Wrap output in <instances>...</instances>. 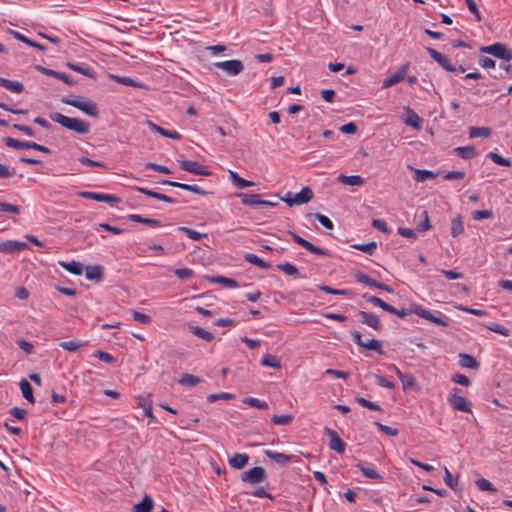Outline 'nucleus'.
<instances>
[{
	"instance_id": "nucleus-1",
	"label": "nucleus",
	"mask_w": 512,
	"mask_h": 512,
	"mask_svg": "<svg viewBox=\"0 0 512 512\" xmlns=\"http://www.w3.org/2000/svg\"><path fill=\"white\" fill-rule=\"evenodd\" d=\"M49 117L52 121L78 134H87L90 131V124L84 120L71 118L59 112L51 113Z\"/></svg>"
},
{
	"instance_id": "nucleus-2",
	"label": "nucleus",
	"mask_w": 512,
	"mask_h": 512,
	"mask_svg": "<svg viewBox=\"0 0 512 512\" xmlns=\"http://www.w3.org/2000/svg\"><path fill=\"white\" fill-rule=\"evenodd\" d=\"M61 102L73 106L89 116L98 117L99 115L97 104L91 100L83 101L81 97L63 96Z\"/></svg>"
},
{
	"instance_id": "nucleus-3",
	"label": "nucleus",
	"mask_w": 512,
	"mask_h": 512,
	"mask_svg": "<svg viewBox=\"0 0 512 512\" xmlns=\"http://www.w3.org/2000/svg\"><path fill=\"white\" fill-rule=\"evenodd\" d=\"M480 52L490 54L505 61H510L512 59V51L502 43H494L489 46H483L480 48Z\"/></svg>"
},
{
	"instance_id": "nucleus-4",
	"label": "nucleus",
	"mask_w": 512,
	"mask_h": 512,
	"mask_svg": "<svg viewBox=\"0 0 512 512\" xmlns=\"http://www.w3.org/2000/svg\"><path fill=\"white\" fill-rule=\"evenodd\" d=\"M266 479V470L260 466L253 467L241 474V481L252 485L262 483Z\"/></svg>"
},
{
	"instance_id": "nucleus-5",
	"label": "nucleus",
	"mask_w": 512,
	"mask_h": 512,
	"mask_svg": "<svg viewBox=\"0 0 512 512\" xmlns=\"http://www.w3.org/2000/svg\"><path fill=\"white\" fill-rule=\"evenodd\" d=\"M413 313H415L417 316L424 318L438 326L447 327L448 321L442 317V314L438 312L439 316L434 315L432 312H430L427 309L422 308L421 306H416L413 310Z\"/></svg>"
},
{
	"instance_id": "nucleus-6",
	"label": "nucleus",
	"mask_w": 512,
	"mask_h": 512,
	"mask_svg": "<svg viewBox=\"0 0 512 512\" xmlns=\"http://www.w3.org/2000/svg\"><path fill=\"white\" fill-rule=\"evenodd\" d=\"M452 395L448 398L450 405L458 411L471 412V407L465 397L458 395L461 390L459 388H453Z\"/></svg>"
},
{
	"instance_id": "nucleus-7",
	"label": "nucleus",
	"mask_w": 512,
	"mask_h": 512,
	"mask_svg": "<svg viewBox=\"0 0 512 512\" xmlns=\"http://www.w3.org/2000/svg\"><path fill=\"white\" fill-rule=\"evenodd\" d=\"M179 166L182 170L192 173L194 175L209 176L211 172L206 170L203 165L196 161L179 160Z\"/></svg>"
},
{
	"instance_id": "nucleus-8",
	"label": "nucleus",
	"mask_w": 512,
	"mask_h": 512,
	"mask_svg": "<svg viewBox=\"0 0 512 512\" xmlns=\"http://www.w3.org/2000/svg\"><path fill=\"white\" fill-rule=\"evenodd\" d=\"M324 433L329 437V448L339 454L344 453L346 444L342 441L339 435L332 429L325 427Z\"/></svg>"
},
{
	"instance_id": "nucleus-9",
	"label": "nucleus",
	"mask_w": 512,
	"mask_h": 512,
	"mask_svg": "<svg viewBox=\"0 0 512 512\" xmlns=\"http://www.w3.org/2000/svg\"><path fill=\"white\" fill-rule=\"evenodd\" d=\"M214 65L232 76L238 75L244 69L243 63L240 60H227L217 62Z\"/></svg>"
},
{
	"instance_id": "nucleus-10",
	"label": "nucleus",
	"mask_w": 512,
	"mask_h": 512,
	"mask_svg": "<svg viewBox=\"0 0 512 512\" xmlns=\"http://www.w3.org/2000/svg\"><path fill=\"white\" fill-rule=\"evenodd\" d=\"M427 52H428L429 56L434 61H436L446 71H449V72L456 71V66H454L450 63V59L446 55L438 52L437 50H435L433 48H427Z\"/></svg>"
},
{
	"instance_id": "nucleus-11",
	"label": "nucleus",
	"mask_w": 512,
	"mask_h": 512,
	"mask_svg": "<svg viewBox=\"0 0 512 512\" xmlns=\"http://www.w3.org/2000/svg\"><path fill=\"white\" fill-rule=\"evenodd\" d=\"M407 70H408V64L402 65L395 73H393L392 75H390L389 77L384 79V81L382 83V88L383 89L389 88V87L401 82L402 80H404V78L406 77V74H407Z\"/></svg>"
},
{
	"instance_id": "nucleus-12",
	"label": "nucleus",
	"mask_w": 512,
	"mask_h": 512,
	"mask_svg": "<svg viewBox=\"0 0 512 512\" xmlns=\"http://www.w3.org/2000/svg\"><path fill=\"white\" fill-rule=\"evenodd\" d=\"M78 195L84 199H91L98 202H106V203H113L118 202L119 198L115 195L111 194H101L96 192H90V191H81L78 193Z\"/></svg>"
},
{
	"instance_id": "nucleus-13",
	"label": "nucleus",
	"mask_w": 512,
	"mask_h": 512,
	"mask_svg": "<svg viewBox=\"0 0 512 512\" xmlns=\"http://www.w3.org/2000/svg\"><path fill=\"white\" fill-rule=\"evenodd\" d=\"M289 234L291 235V237L293 238V240L297 244H299L300 246H302L303 248H305L309 252L317 254V255H323V256L327 255V252L325 250H323L322 248H320L318 246H315L314 244H312L311 242H309L306 239L302 238L298 234H296L294 232H291V231L289 232Z\"/></svg>"
},
{
	"instance_id": "nucleus-14",
	"label": "nucleus",
	"mask_w": 512,
	"mask_h": 512,
	"mask_svg": "<svg viewBox=\"0 0 512 512\" xmlns=\"http://www.w3.org/2000/svg\"><path fill=\"white\" fill-rule=\"evenodd\" d=\"M27 247L28 245L25 242L7 240L0 243V252L12 254L15 252L25 250Z\"/></svg>"
},
{
	"instance_id": "nucleus-15",
	"label": "nucleus",
	"mask_w": 512,
	"mask_h": 512,
	"mask_svg": "<svg viewBox=\"0 0 512 512\" xmlns=\"http://www.w3.org/2000/svg\"><path fill=\"white\" fill-rule=\"evenodd\" d=\"M161 183L165 184V185L172 186V187H177V188H180L183 190L191 191L198 195H207L208 194L207 191H205L198 185H190V184H185V183L171 181V180H162Z\"/></svg>"
},
{
	"instance_id": "nucleus-16",
	"label": "nucleus",
	"mask_w": 512,
	"mask_h": 512,
	"mask_svg": "<svg viewBox=\"0 0 512 512\" xmlns=\"http://www.w3.org/2000/svg\"><path fill=\"white\" fill-rule=\"evenodd\" d=\"M360 322L375 330H380L381 323L377 315L365 311H359Z\"/></svg>"
},
{
	"instance_id": "nucleus-17",
	"label": "nucleus",
	"mask_w": 512,
	"mask_h": 512,
	"mask_svg": "<svg viewBox=\"0 0 512 512\" xmlns=\"http://www.w3.org/2000/svg\"><path fill=\"white\" fill-rule=\"evenodd\" d=\"M264 454L268 458L272 459L273 461H275L277 464H279L281 466H285L286 464L291 462L293 459L292 455H288V454L280 453V452H274L271 450H265Z\"/></svg>"
},
{
	"instance_id": "nucleus-18",
	"label": "nucleus",
	"mask_w": 512,
	"mask_h": 512,
	"mask_svg": "<svg viewBox=\"0 0 512 512\" xmlns=\"http://www.w3.org/2000/svg\"><path fill=\"white\" fill-rule=\"evenodd\" d=\"M228 462L232 468L242 469L248 464L249 456L246 453H235Z\"/></svg>"
},
{
	"instance_id": "nucleus-19",
	"label": "nucleus",
	"mask_w": 512,
	"mask_h": 512,
	"mask_svg": "<svg viewBox=\"0 0 512 512\" xmlns=\"http://www.w3.org/2000/svg\"><path fill=\"white\" fill-rule=\"evenodd\" d=\"M146 123L151 130L159 133L160 135H162L164 137L175 139V140H179L181 138L180 134L177 131L166 130L149 120Z\"/></svg>"
},
{
	"instance_id": "nucleus-20",
	"label": "nucleus",
	"mask_w": 512,
	"mask_h": 512,
	"mask_svg": "<svg viewBox=\"0 0 512 512\" xmlns=\"http://www.w3.org/2000/svg\"><path fill=\"white\" fill-rule=\"evenodd\" d=\"M313 198V191L309 187H304L302 190L294 195V202L296 205L306 204Z\"/></svg>"
},
{
	"instance_id": "nucleus-21",
	"label": "nucleus",
	"mask_w": 512,
	"mask_h": 512,
	"mask_svg": "<svg viewBox=\"0 0 512 512\" xmlns=\"http://www.w3.org/2000/svg\"><path fill=\"white\" fill-rule=\"evenodd\" d=\"M0 86L13 93H22L24 91V86L21 82L12 81L3 77H0Z\"/></svg>"
},
{
	"instance_id": "nucleus-22",
	"label": "nucleus",
	"mask_w": 512,
	"mask_h": 512,
	"mask_svg": "<svg viewBox=\"0 0 512 512\" xmlns=\"http://www.w3.org/2000/svg\"><path fill=\"white\" fill-rule=\"evenodd\" d=\"M405 112L407 113L405 124L419 130L421 128L422 119L409 107L405 108Z\"/></svg>"
},
{
	"instance_id": "nucleus-23",
	"label": "nucleus",
	"mask_w": 512,
	"mask_h": 512,
	"mask_svg": "<svg viewBox=\"0 0 512 512\" xmlns=\"http://www.w3.org/2000/svg\"><path fill=\"white\" fill-rule=\"evenodd\" d=\"M337 180L338 182L349 186H362L364 184V179L359 175L346 176L344 174H340Z\"/></svg>"
},
{
	"instance_id": "nucleus-24",
	"label": "nucleus",
	"mask_w": 512,
	"mask_h": 512,
	"mask_svg": "<svg viewBox=\"0 0 512 512\" xmlns=\"http://www.w3.org/2000/svg\"><path fill=\"white\" fill-rule=\"evenodd\" d=\"M229 179L232 182L234 186H236L239 189H243L246 187L254 186L255 183L249 180H245L241 178L236 172L229 171Z\"/></svg>"
},
{
	"instance_id": "nucleus-25",
	"label": "nucleus",
	"mask_w": 512,
	"mask_h": 512,
	"mask_svg": "<svg viewBox=\"0 0 512 512\" xmlns=\"http://www.w3.org/2000/svg\"><path fill=\"white\" fill-rule=\"evenodd\" d=\"M454 153L462 159H472L477 156L474 146L456 147Z\"/></svg>"
},
{
	"instance_id": "nucleus-26",
	"label": "nucleus",
	"mask_w": 512,
	"mask_h": 512,
	"mask_svg": "<svg viewBox=\"0 0 512 512\" xmlns=\"http://www.w3.org/2000/svg\"><path fill=\"white\" fill-rule=\"evenodd\" d=\"M459 364L463 368H468V369H478L479 368V363L477 362V360L472 355H469V354L461 353L459 355Z\"/></svg>"
},
{
	"instance_id": "nucleus-27",
	"label": "nucleus",
	"mask_w": 512,
	"mask_h": 512,
	"mask_svg": "<svg viewBox=\"0 0 512 512\" xmlns=\"http://www.w3.org/2000/svg\"><path fill=\"white\" fill-rule=\"evenodd\" d=\"M153 504L152 498L145 495L140 503L133 506L132 512H151Z\"/></svg>"
},
{
	"instance_id": "nucleus-28",
	"label": "nucleus",
	"mask_w": 512,
	"mask_h": 512,
	"mask_svg": "<svg viewBox=\"0 0 512 512\" xmlns=\"http://www.w3.org/2000/svg\"><path fill=\"white\" fill-rule=\"evenodd\" d=\"M21 392L23 397L30 403H35V398L33 396V389L30 383L26 379H21L19 383Z\"/></svg>"
},
{
	"instance_id": "nucleus-29",
	"label": "nucleus",
	"mask_w": 512,
	"mask_h": 512,
	"mask_svg": "<svg viewBox=\"0 0 512 512\" xmlns=\"http://www.w3.org/2000/svg\"><path fill=\"white\" fill-rule=\"evenodd\" d=\"M363 298L366 299L367 302H369L377 307L382 308L386 312L393 311L392 305L388 304L387 302L383 301L381 298H379L377 296H371V295L364 294Z\"/></svg>"
},
{
	"instance_id": "nucleus-30",
	"label": "nucleus",
	"mask_w": 512,
	"mask_h": 512,
	"mask_svg": "<svg viewBox=\"0 0 512 512\" xmlns=\"http://www.w3.org/2000/svg\"><path fill=\"white\" fill-rule=\"evenodd\" d=\"M189 330L195 336H197L207 342H211L214 339V335L211 332H209L201 327L189 325Z\"/></svg>"
},
{
	"instance_id": "nucleus-31",
	"label": "nucleus",
	"mask_w": 512,
	"mask_h": 512,
	"mask_svg": "<svg viewBox=\"0 0 512 512\" xmlns=\"http://www.w3.org/2000/svg\"><path fill=\"white\" fill-rule=\"evenodd\" d=\"M60 265L74 275H81L83 273V264L77 261L60 262Z\"/></svg>"
},
{
	"instance_id": "nucleus-32",
	"label": "nucleus",
	"mask_w": 512,
	"mask_h": 512,
	"mask_svg": "<svg viewBox=\"0 0 512 512\" xmlns=\"http://www.w3.org/2000/svg\"><path fill=\"white\" fill-rule=\"evenodd\" d=\"M236 196L247 206H256L260 203V198L257 194L237 193Z\"/></svg>"
},
{
	"instance_id": "nucleus-33",
	"label": "nucleus",
	"mask_w": 512,
	"mask_h": 512,
	"mask_svg": "<svg viewBox=\"0 0 512 512\" xmlns=\"http://www.w3.org/2000/svg\"><path fill=\"white\" fill-rule=\"evenodd\" d=\"M244 259L245 261H247L248 263L250 264H253L259 268H262V269H269L271 267V264L260 259L257 255L255 254H251V253H247L245 254L244 256Z\"/></svg>"
},
{
	"instance_id": "nucleus-34",
	"label": "nucleus",
	"mask_w": 512,
	"mask_h": 512,
	"mask_svg": "<svg viewBox=\"0 0 512 512\" xmlns=\"http://www.w3.org/2000/svg\"><path fill=\"white\" fill-rule=\"evenodd\" d=\"M4 143L6 146L15 148V149H30L31 141H20L11 137L4 138Z\"/></svg>"
},
{
	"instance_id": "nucleus-35",
	"label": "nucleus",
	"mask_w": 512,
	"mask_h": 512,
	"mask_svg": "<svg viewBox=\"0 0 512 512\" xmlns=\"http://www.w3.org/2000/svg\"><path fill=\"white\" fill-rule=\"evenodd\" d=\"M464 232L462 216L458 215L451 221V235L457 237Z\"/></svg>"
},
{
	"instance_id": "nucleus-36",
	"label": "nucleus",
	"mask_w": 512,
	"mask_h": 512,
	"mask_svg": "<svg viewBox=\"0 0 512 512\" xmlns=\"http://www.w3.org/2000/svg\"><path fill=\"white\" fill-rule=\"evenodd\" d=\"M491 136V128L489 127H470L469 129V137L477 138L484 137L488 138Z\"/></svg>"
},
{
	"instance_id": "nucleus-37",
	"label": "nucleus",
	"mask_w": 512,
	"mask_h": 512,
	"mask_svg": "<svg viewBox=\"0 0 512 512\" xmlns=\"http://www.w3.org/2000/svg\"><path fill=\"white\" fill-rule=\"evenodd\" d=\"M132 222L142 223L151 226H160L161 222L156 219L144 218L138 214H130L127 217Z\"/></svg>"
},
{
	"instance_id": "nucleus-38",
	"label": "nucleus",
	"mask_w": 512,
	"mask_h": 512,
	"mask_svg": "<svg viewBox=\"0 0 512 512\" xmlns=\"http://www.w3.org/2000/svg\"><path fill=\"white\" fill-rule=\"evenodd\" d=\"M11 34L19 41L31 46V47H34V48H37L39 50H45V47L38 43V42H35L33 40H30L29 38H27L26 36H24L23 34L17 32V31H11Z\"/></svg>"
},
{
	"instance_id": "nucleus-39",
	"label": "nucleus",
	"mask_w": 512,
	"mask_h": 512,
	"mask_svg": "<svg viewBox=\"0 0 512 512\" xmlns=\"http://www.w3.org/2000/svg\"><path fill=\"white\" fill-rule=\"evenodd\" d=\"M178 382L181 385L194 387V386L198 385L201 382V380L199 377H197L195 375L184 373L181 375Z\"/></svg>"
},
{
	"instance_id": "nucleus-40",
	"label": "nucleus",
	"mask_w": 512,
	"mask_h": 512,
	"mask_svg": "<svg viewBox=\"0 0 512 512\" xmlns=\"http://www.w3.org/2000/svg\"><path fill=\"white\" fill-rule=\"evenodd\" d=\"M67 67L75 72H78L80 74H83L87 77H90L92 79L95 78V73L92 69H90L89 67H84V66H81L79 64H74V63H67Z\"/></svg>"
},
{
	"instance_id": "nucleus-41",
	"label": "nucleus",
	"mask_w": 512,
	"mask_h": 512,
	"mask_svg": "<svg viewBox=\"0 0 512 512\" xmlns=\"http://www.w3.org/2000/svg\"><path fill=\"white\" fill-rule=\"evenodd\" d=\"M276 267L278 270L284 272L285 274H287L289 276H293V277L299 276L298 268L289 262L280 263Z\"/></svg>"
},
{
	"instance_id": "nucleus-42",
	"label": "nucleus",
	"mask_w": 512,
	"mask_h": 512,
	"mask_svg": "<svg viewBox=\"0 0 512 512\" xmlns=\"http://www.w3.org/2000/svg\"><path fill=\"white\" fill-rule=\"evenodd\" d=\"M261 364L275 369L281 368L280 360L276 356L270 354H265L262 357Z\"/></svg>"
},
{
	"instance_id": "nucleus-43",
	"label": "nucleus",
	"mask_w": 512,
	"mask_h": 512,
	"mask_svg": "<svg viewBox=\"0 0 512 512\" xmlns=\"http://www.w3.org/2000/svg\"><path fill=\"white\" fill-rule=\"evenodd\" d=\"M211 282L222 284L229 288H236L238 287V284L235 279L227 278L224 276H214L210 278Z\"/></svg>"
},
{
	"instance_id": "nucleus-44",
	"label": "nucleus",
	"mask_w": 512,
	"mask_h": 512,
	"mask_svg": "<svg viewBox=\"0 0 512 512\" xmlns=\"http://www.w3.org/2000/svg\"><path fill=\"white\" fill-rule=\"evenodd\" d=\"M363 348L376 351L378 354L383 355L382 342L377 339H372L364 342Z\"/></svg>"
},
{
	"instance_id": "nucleus-45",
	"label": "nucleus",
	"mask_w": 512,
	"mask_h": 512,
	"mask_svg": "<svg viewBox=\"0 0 512 512\" xmlns=\"http://www.w3.org/2000/svg\"><path fill=\"white\" fill-rule=\"evenodd\" d=\"M435 176V173L432 171L417 169L415 170L414 180L417 182H424L427 179L435 178Z\"/></svg>"
},
{
	"instance_id": "nucleus-46",
	"label": "nucleus",
	"mask_w": 512,
	"mask_h": 512,
	"mask_svg": "<svg viewBox=\"0 0 512 512\" xmlns=\"http://www.w3.org/2000/svg\"><path fill=\"white\" fill-rule=\"evenodd\" d=\"M357 282L365 284L367 286L375 287L377 288L378 281L370 278L368 275L358 272L354 275Z\"/></svg>"
},
{
	"instance_id": "nucleus-47",
	"label": "nucleus",
	"mask_w": 512,
	"mask_h": 512,
	"mask_svg": "<svg viewBox=\"0 0 512 512\" xmlns=\"http://www.w3.org/2000/svg\"><path fill=\"white\" fill-rule=\"evenodd\" d=\"M400 380L402 382L403 390L413 389L416 387V378L412 374L405 373Z\"/></svg>"
},
{
	"instance_id": "nucleus-48",
	"label": "nucleus",
	"mask_w": 512,
	"mask_h": 512,
	"mask_svg": "<svg viewBox=\"0 0 512 512\" xmlns=\"http://www.w3.org/2000/svg\"><path fill=\"white\" fill-rule=\"evenodd\" d=\"M487 158H490L494 163L501 165V166H506V167L512 166V162L509 159H506L495 152H489L487 154Z\"/></svg>"
},
{
	"instance_id": "nucleus-49",
	"label": "nucleus",
	"mask_w": 512,
	"mask_h": 512,
	"mask_svg": "<svg viewBox=\"0 0 512 512\" xmlns=\"http://www.w3.org/2000/svg\"><path fill=\"white\" fill-rule=\"evenodd\" d=\"M243 403L247 404L250 407L257 408V409H262V410L268 409V404L266 402L260 401L259 399L254 398V397L245 398L243 400Z\"/></svg>"
},
{
	"instance_id": "nucleus-50",
	"label": "nucleus",
	"mask_w": 512,
	"mask_h": 512,
	"mask_svg": "<svg viewBox=\"0 0 512 512\" xmlns=\"http://www.w3.org/2000/svg\"><path fill=\"white\" fill-rule=\"evenodd\" d=\"M86 278L89 280H99L102 278V269L99 266L87 267Z\"/></svg>"
},
{
	"instance_id": "nucleus-51",
	"label": "nucleus",
	"mask_w": 512,
	"mask_h": 512,
	"mask_svg": "<svg viewBox=\"0 0 512 512\" xmlns=\"http://www.w3.org/2000/svg\"><path fill=\"white\" fill-rule=\"evenodd\" d=\"M357 467H359L365 477L379 481L382 480V477L374 469L365 467L362 464H358Z\"/></svg>"
},
{
	"instance_id": "nucleus-52",
	"label": "nucleus",
	"mask_w": 512,
	"mask_h": 512,
	"mask_svg": "<svg viewBox=\"0 0 512 512\" xmlns=\"http://www.w3.org/2000/svg\"><path fill=\"white\" fill-rule=\"evenodd\" d=\"M355 400L359 405H361L362 407H365L369 410L382 411V408L378 404L371 402L363 397H360V396L356 397Z\"/></svg>"
},
{
	"instance_id": "nucleus-53",
	"label": "nucleus",
	"mask_w": 512,
	"mask_h": 512,
	"mask_svg": "<svg viewBox=\"0 0 512 512\" xmlns=\"http://www.w3.org/2000/svg\"><path fill=\"white\" fill-rule=\"evenodd\" d=\"M319 289L321 291H324L327 294H332V295H342V296H352L353 295V293L350 290L334 289L329 286H320Z\"/></svg>"
},
{
	"instance_id": "nucleus-54",
	"label": "nucleus",
	"mask_w": 512,
	"mask_h": 512,
	"mask_svg": "<svg viewBox=\"0 0 512 512\" xmlns=\"http://www.w3.org/2000/svg\"><path fill=\"white\" fill-rule=\"evenodd\" d=\"M271 421L275 425H289L293 421V416L290 414L275 415Z\"/></svg>"
},
{
	"instance_id": "nucleus-55",
	"label": "nucleus",
	"mask_w": 512,
	"mask_h": 512,
	"mask_svg": "<svg viewBox=\"0 0 512 512\" xmlns=\"http://www.w3.org/2000/svg\"><path fill=\"white\" fill-rule=\"evenodd\" d=\"M353 247L357 250H360L369 255H372L377 248V244H376V242H369V243H364V244H356V245H353Z\"/></svg>"
},
{
	"instance_id": "nucleus-56",
	"label": "nucleus",
	"mask_w": 512,
	"mask_h": 512,
	"mask_svg": "<svg viewBox=\"0 0 512 512\" xmlns=\"http://www.w3.org/2000/svg\"><path fill=\"white\" fill-rule=\"evenodd\" d=\"M84 345H86V343H77L75 341H63V342L59 343V346L62 349L66 350V351H70V352H75L79 348L83 347Z\"/></svg>"
},
{
	"instance_id": "nucleus-57",
	"label": "nucleus",
	"mask_w": 512,
	"mask_h": 512,
	"mask_svg": "<svg viewBox=\"0 0 512 512\" xmlns=\"http://www.w3.org/2000/svg\"><path fill=\"white\" fill-rule=\"evenodd\" d=\"M476 485L478 489L482 491H490V492H497V488L492 485L491 482H489L485 478H480L476 481Z\"/></svg>"
},
{
	"instance_id": "nucleus-58",
	"label": "nucleus",
	"mask_w": 512,
	"mask_h": 512,
	"mask_svg": "<svg viewBox=\"0 0 512 512\" xmlns=\"http://www.w3.org/2000/svg\"><path fill=\"white\" fill-rule=\"evenodd\" d=\"M234 398H235V396L231 393L221 392V393H217V394L208 395L207 400H208V402L213 403L217 400H231Z\"/></svg>"
},
{
	"instance_id": "nucleus-59",
	"label": "nucleus",
	"mask_w": 512,
	"mask_h": 512,
	"mask_svg": "<svg viewBox=\"0 0 512 512\" xmlns=\"http://www.w3.org/2000/svg\"><path fill=\"white\" fill-rule=\"evenodd\" d=\"M178 229L180 231L184 232L190 239H192L194 241H199L203 237L206 236L205 234L199 233V232H197L191 228H188V227H179Z\"/></svg>"
},
{
	"instance_id": "nucleus-60",
	"label": "nucleus",
	"mask_w": 512,
	"mask_h": 512,
	"mask_svg": "<svg viewBox=\"0 0 512 512\" xmlns=\"http://www.w3.org/2000/svg\"><path fill=\"white\" fill-rule=\"evenodd\" d=\"M118 83L120 84H123V85H126V86H131V87H142L143 85L138 83L137 81H135L134 79L130 78V77H125V76H114L113 77Z\"/></svg>"
},
{
	"instance_id": "nucleus-61",
	"label": "nucleus",
	"mask_w": 512,
	"mask_h": 512,
	"mask_svg": "<svg viewBox=\"0 0 512 512\" xmlns=\"http://www.w3.org/2000/svg\"><path fill=\"white\" fill-rule=\"evenodd\" d=\"M93 356L107 364H112L115 362V358L111 354L104 352L102 350L95 351Z\"/></svg>"
},
{
	"instance_id": "nucleus-62",
	"label": "nucleus",
	"mask_w": 512,
	"mask_h": 512,
	"mask_svg": "<svg viewBox=\"0 0 512 512\" xmlns=\"http://www.w3.org/2000/svg\"><path fill=\"white\" fill-rule=\"evenodd\" d=\"M493 216L491 210H475L472 212V218L476 221H480L483 219H489Z\"/></svg>"
},
{
	"instance_id": "nucleus-63",
	"label": "nucleus",
	"mask_w": 512,
	"mask_h": 512,
	"mask_svg": "<svg viewBox=\"0 0 512 512\" xmlns=\"http://www.w3.org/2000/svg\"><path fill=\"white\" fill-rule=\"evenodd\" d=\"M422 217H423V221H421L417 225V230L420 231V232H425V231H428L429 229H431L428 212L427 211H423L422 212Z\"/></svg>"
},
{
	"instance_id": "nucleus-64",
	"label": "nucleus",
	"mask_w": 512,
	"mask_h": 512,
	"mask_svg": "<svg viewBox=\"0 0 512 512\" xmlns=\"http://www.w3.org/2000/svg\"><path fill=\"white\" fill-rule=\"evenodd\" d=\"M175 275L181 279L186 280L193 276L194 272L192 269L189 268H179L174 271Z\"/></svg>"
}]
</instances>
